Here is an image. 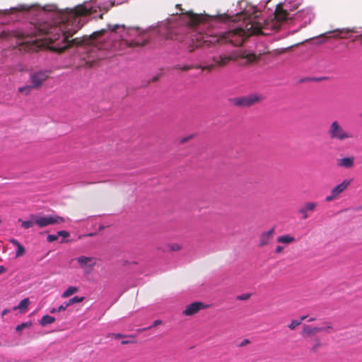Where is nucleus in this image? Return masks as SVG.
Masks as SVG:
<instances>
[{
    "instance_id": "4be33fe9",
    "label": "nucleus",
    "mask_w": 362,
    "mask_h": 362,
    "mask_svg": "<svg viewBox=\"0 0 362 362\" xmlns=\"http://www.w3.org/2000/svg\"><path fill=\"white\" fill-rule=\"evenodd\" d=\"M322 346V342L320 339L318 337H316L313 341H312V346L310 347V351L312 353H317L318 352L320 348Z\"/></svg>"
},
{
    "instance_id": "c756f323",
    "label": "nucleus",
    "mask_w": 362,
    "mask_h": 362,
    "mask_svg": "<svg viewBox=\"0 0 362 362\" xmlns=\"http://www.w3.org/2000/svg\"><path fill=\"white\" fill-rule=\"evenodd\" d=\"M195 69H201L202 70H207L209 71H211L213 69L217 68V66L215 65V63L213 62V64L207 66H202V65H195Z\"/></svg>"
},
{
    "instance_id": "603ef678",
    "label": "nucleus",
    "mask_w": 362,
    "mask_h": 362,
    "mask_svg": "<svg viewBox=\"0 0 362 362\" xmlns=\"http://www.w3.org/2000/svg\"><path fill=\"white\" fill-rule=\"evenodd\" d=\"M315 318H314V317H311V318L308 319V322H313V321H315Z\"/></svg>"
},
{
    "instance_id": "79ce46f5",
    "label": "nucleus",
    "mask_w": 362,
    "mask_h": 362,
    "mask_svg": "<svg viewBox=\"0 0 362 362\" xmlns=\"http://www.w3.org/2000/svg\"><path fill=\"white\" fill-rule=\"evenodd\" d=\"M284 250V247L281 245H278L275 249L276 253H281Z\"/></svg>"
},
{
    "instance_id": "cd10ccee",
    "label": "nucleus",
    "mask_w": 362,
    "mask_h": 362,
    "mask_svg": "<svg viewBox=\"0 0 362 362\" xmlns=\"http://www.w3.org/2000/svg\"><path fill=\"white\" fill-rule=\"evenodd\" d=\"M107 337L111 338V339H121V338L134 339V335H124L122 334L110 333L107 335Z\"/></svg>"
},
{
    "instance_id": "20e7f679",
    "label": "nucleus",
    "mask_w": 362,
    "mask_h": 362,
    "mask_svg": "<svg viewBox=\"0 0 362 362\" xmlns=\"http://www.w3.org/2000/svg\"><path fill=\"white\" fill-rule=\"evenodd\" d=\"M239 59L243 60L240 63V65L250 66L259 62L260 54L256 55L252 52H247L246 51H233L229 53H222L219 55L214 56L212 58V61L215 63L217 68H223L230 62H235Z\"/></svg>"
},
{
    "instance_id": "bb28decb",
    "label": "nucleus",
    "mask_w": 362,
    "mask_h": 362,
    "mask_svg": "<svg viewBox=\"0 0 362 362\" xmlns=\"http://www.w3.org/2000/svg\"><path fill=\"white\" fill-rule=\"evenodd\" d=\"M10 242L17 247L16 256H21L23 255V246L21 245V243L15 239H11Z\"/></svg>"
},
{
    "instance_id": "de8ad7c7",
    "label": "nucleus",
    "mask_w": 362,
    "mask_h": 362,
    "mask_svg": "<svg viewBox=\"0 0 362 362\" xmlns=\"http://www.w3.org/2000/svg\"><path fill=\"white\" fill-rule=\"evenodd\" d=\"M6 272V269L4 268V266H0V274L5 272Z\"/></svg>"
},
{
    "instance_id": "58836bf2",
    "label": "nucleus",
    "mask_w": 362,
    "mask_h": 362,
    "mask_svg": "<svg viewBox=\"0 0 362 362\" xmlns=\"http://www.w3.org/2000/svg\"><path fill=\"white\" fill-rule=\"evenodd\" d=\"M69 305L67 304V301L64 302L62 305L57 308V311L62 312L66 310Z\"/></svg>"
},
{
    "instance_id": "393cba45",
    "label": "nucleus",
    "mask_w": 362,
    "mask_h": 362,
    "mask_svg": "<svg viewBox=\"0 0 362 362\" xmlns=\"http://www.w3.org/2000/svg\"><path fill=\"white\" fill-rule=\"evenodd\" d=\"M324 325H325V326H323V327H319V329H320V332H325L327 334L334 332L335 330H334L331 322H325Z\"/></svg>"
},
{
    "instance_id": "5fc2aeb1",
    "label": "nucleus",
    "mask_w": 362,
    "mask_h": 362,
    "mask_svg": "<svg viewBox=\"0 0 362 362\" xmlns=\"http://www.w3.org/2000/svg\"><path fill=\"white\" fill-rule=\"evenodd\" d=\"M18 90H19L20 92H23V87H20V88H18Z\"/></svg>"
},
{
    "instance_id": "f03ea898",
    "label": "nucleus",
    "mask_w": 362,
    "mask_h": 362,
    "mask_svg": "<svg viewBox=\"0 0 362 362\" xmlns=\"http://www.w3.org/2000/svg\"><path fill=\"white\" fill-rule=\"evenodd\" d=\"M237 18L238 21L243 20V25L215 35L200 31L192 35L193 45L189 47V51L193 52L194 49L202 46L209 47L231 44L238 47L241 46L250 36L264 34V27L257 12L248 16H246L245 13H240Z\"/></svg>"
},
{
    "instance_id": "4c0bfd02",
    "label": "nucleus",
    "mask_w": 362,
    "mask_h": 362,
    "mask_svg": "<svg viewBox=\"0 0 362 362\" xmlns=\"http://www.w3.org/2000/svg\"><path fill=\"white\" fill-rule=\"evenodd\" d=\"M57 235L58 237L62 236L63 238H68L70 235L69 233L66 230H59L57 232Z\"/></svg>"
},
{
    "instance_id": "7ed1b4c3",
    "label": "nucleus",
    "mask_w": 362,
    "mask_h": 362,
    "mask_svg": "<svg viewBox=\"0 0 362 362\" xmlns=\"http://www.w3.org/2000/svg\"><path fill=\"white\" fill-rule=\"evenodd\" d=\"M111 32L119 30L121 37L120 46L122 47H143L148 42V37L146 33H141L136 28H127L124 25H107Z\"/></svg>"
},
{
    "instance_id": "09e8293b",
    "label": "nucleus",
    "mask_w": 362,
    "mask_h": 362,
    "mask_svg": "<svg viewBox=\"0 0 362 362\" xmlns=\"http://www.w3.org/2000/svg\"><path fill=\"white\" fill-rule=\"evenodd\" d=\"M50 313H60L59 311H57V308H52L51 310H50Z\"/></svg>"
},
{
    "instance_id": "dca6fc26",
    "label": "nucleus",
    "mask_w": 362,
    "mask_h": 362,
    "mask_svg": "<svg viewBox=\"0 0 362 362\" xmlns=\"http://www.w3.org/2000/svg\"><path fill=\"white\" fill-rule=\"evenodd\" d=\"M275 231L274 228H272L267 231L263 232L259 237V247H264L268 245L270 240L272 239Z\"/></svg>"
},
{
    "instance_id": "39448f33",
    "label": "nucleus",
    "mask_w": 362,
    "mask_h": 362,
    "mask_svg": "<svg viewBox=\"0 0 362 362\" xmlns=\"http://www.w3.org/2000/svg\"><path fill=\"white\" fill-rule=\"evenodd\" d=\"M328 135L332 140L339 142H344L356 139V135L344 127L337 120L332 122L327 130Z\"/></svg>"
},
{
    "instance_id": "2eb2a0df",
    "label": "nucleus",
    "mask_w": 362,
    "mask_h": 362,
    "mask_svg": "<svg viewBox=\"0 0 362 362\" xmlns=\"http://www.w3.org/2000/svg\"><path fill=\"white\" fill-rule=\"evenodd\" d=\"M14 37L16 40V43L19 47V50L21 49V47L23 45V34L17 31L6 32L5 30L0 33V39H8Z\"/></svg>"
},
{
    "instance_id": "4d7b16f0",
    "label": "nucleus",
    "mask_w": 362,
    "mask_h": 362,
    "mask_svg": "<svg viewBox=\"0 0 362 362\" xmlns=\"http://www.w3.org/2000/svg\"><path fill=\"white\" fill-rule=\"evenodd\" d=\"M361 36H362V34L361 35Z\"/></svg>"
},
{
    "instance_id": "6e6552de",
    "label": "nucleus",
    "mask_w": 362,
    "mask_h": 362,
    "mask_svg": "<svg viewBox=\"0 0 362 362\" xmlns=\"http://www.w3.org/2000/svg\"><path fill=\"white\" fill-rule=\"evenodd\" d=\"M264 97L260 94H250L245 96L234 98L232 103L235 106L241 107H249L259 103L264 100Z\"/></svg>"
},
{
    "instance_id": "ddd939ff",
    "label": "nucleus",
    "mask_w": 362,
    "mask_h": 362,
    "mask_svg": "<svg viewBox=\"0 0 362 362\" xmlns=\"http://www.w3.org/2000/svg\"><path fill=\"white\" fill-rule=\"evenodd\" d=\"M206 306L201 302H194L186 306L182 311V314L185 316H192L197 314L199 310L204 309Z\"/></svg>"
},
{
    "instance_id": "6ab92c4d",
    "label": "nucleus",
    "mask_w": 362,
    "mask_h": 362,
    "mask_svg": "<svg viewBox=\"0 0 362 362\" xmlns=\"http://www.w3.org/2000/svg\"><path fill=\"white\" fill-rule=\"evenodd\" d=\"M290 13L280 5L276 6L275 10L274 16L278 21H284L289 18Z\"/></svg>"
},
{
    "instance_id": "f704fd0d",
    "label": "nucleus",
    "mask_w": 362,
    "mask_h": 362,
    "mask_svg": "<svg viewBox=\"0 0 362 362\" xmlns=\"http://www.w3.org/2000/svg\"><path fill=\"white\" fill-rule=\"evenodd\" d=\"M168 247L172 251H179L182 249V247L177 243H172L168 245Z\"/></svg>"
},
{
    "instance_id": "9d476101",
    "label": "nucleus",
    "mask_w": 362,
    "mask_h": 362,
    "mask_svg": "<svg viewBox=\"0 0 362 362\" xmlns=\"http://www.w3.org/2000/svg\"><path fill=\"white\" fill-rule=\"evenodd\" d=\"M352 182V179H345L341 183L334 187L329 195L325 197L327 202H332L338 199L341 193L348 189Z\"/></svg>"
},
{
    "instance_id": "72a5a7b5",
    "label": "nucleus",
    "mask_w": 362,
    "mask_h": 362,
    "mask_svg": "<svg viewBox=\"0 0 362 362\" xmlns=\"http://www.w3.org/2000/svg\"><path fill=\"white\" fill-rule=\"evenodd\" d=\"M35 216H33V220H30V221H24V228H29L30 227H32L35 223Z\"/></svg>"
},
{
    "instance_id": "f257e3e1",
    "label": "nucleus",
    "mask_w": 362,
    "mask_h": 362,
    "mask_svg": "<svg viewBox=\"0 0 362 362\" xmlns=\"http://www.w3.org/2000/svg\"><path fill=\"white\" fill-rule=\"evenodd\" d=\"M91 11L83 5H78L70 9L66 16L58 25L48 22H42L34 25V31L31 33L40 38L33 41L27 40L24 37V51L28 44L33 42V49L37 50L42 47H47L50 50L58 53L64 52L66 49L74 45L79 46L89 43L90 41L102 36L106 32L105 29L94 32L89 37L83 36L82 38L76 37L69 40L75 33L80 30L87 21L85 18L89 16Z\"/></svg>"
},
{
    "instance_id": "5701e85b",
    "label": "nucleus",
    "mask_w": 362,
    "mask_h": 362,
    "mask_svg": "<svg viewBox=\"0 0 362 362\" xmlns=\"http://www.w3.org/2000/svg\"><path fill=\"white\" fill-rule=\"evenodd\" d=\"M54 322H55V318L54 317L48 315H45L42 316V317L40 320V324L42 327H45L47 325L52 324Z\"/></svg>"
},
{
    "instance_id": "b1692460",
    "label": "nucleus",
    "mask_w": 362,
    "mask_h": 362,
    "mask_svg": "<svg viewBox=\"0 0 362 362\" xmlns=\"http://www.w3.org/2000/svg\"><path fill=\"white\" fill-rule=\"evenodd\" d=\"M78 291V288L76 286H69L62 294V297L64 298H68L71 295L77 293Z\"/></svg>"
},
{
    "instance_id": "a19ab883",
    "label": "nucleus",
    "mask_w": 362,
    "mask_h": 362,
    "mask_svg": "<svg viewBox=\"0 0 362 362\" xmlns=\"http://www.w3.org/2000/svg\"><path fill=\"white\" fill-rule=\"evenodd\" d=\"M135 341L132 339H127V340H123L121 341V344L122 345H126V344H133L134 343Z\"/></svg>"
},
{
    "instance_id": "f3484780",
    "label": "nucleus",
    "mask_w": 362,
    "mask_h": 362,
    "mask_svg": "<svg viewBox=\"0 0 362 362\" xmlns=\"http://www.w3.org/2000/svg\"><path fill=\"white\" fill-rule=\"evenodd\" d=\"M355 158L354 156L344 157L337 159V165L340 168L350 169L354 166Z\"/></svg>"
},
{
    "instance_id": "c03bdc74",
    "label": "nucleus",
    "mask_w": 362,
    "mask_h": 362,
    "mask_svg": "<svg viewBox=\"0 0 362 362\" xmlns=\"http://www.w3.org/2000/svg\"><path fill=\"white\" fill-rule=\"evenodd\" d=\"M250 343V341L248 339H244L241 344H240V346H244Z\"/></svg>"
},
{
    "instance_id": "8fccbe9b",
    "label": "nucleus",
    "mask_w": 362,
    "mask_h": 362,
    "mask_svg": "<svg viewBox=\"0 0 362 362\" xmlns=\"http://www.w3.org/2000/svg\"><path fill=\"white\" fill-rule=\"evenodd\" d=\"M306 318H307V316H306V315L301 316V317H300V321H301V322H302L303 320H305Z\"/></svg>"
},
{
    "instance_id": "864d4df0",
    "label": "nucleus",
    "mask_w": 362,
    "mask_h": 362,
    "mask_svg": "<svg viewBox=\"0 0 362 362\" xmlns=\"http://www.w3.org/2000/svg\"><path fill=\"white\" fill-rule=\"evenodd\" d=\"M222 20L223 21H228L229 20V18L227 16V17H222Z\"/></svg>"
},
{
    "instance_id": "1a4fd4ad",
    "label": "nucleus",
    "mask_w": 362,
    "mask_h": 362,
    "mask_svg": "<svg viewBox=\"0 0 362 362\" xmlns=\"http://www.w3.org/2000/svg\"><path fill=\"white\" fill-rule=\"evenodd\" d=\"M65 218L58 215H49L44 216H35V223L40 228H44L50 225H55L64 223Z\"/></svg>"
},
{
    "instance_id": "c9c22d12",
    "label": "nucleus",
    "mask_w": 362,
    "mask_h": 362,
    "mask_svg": "<svg viewBox=\"0 0 362 362\" xmlns=\"http://www.w3.org/2000/svg\"><path fill=\"white\" fill-rule=\"evenodd\" d=\"M162 324V321L160 320H155L153 322V325H151L150 327H146V328H144V329H139V331H144V330H148L153 327H156L158 325H160Z\"/></svg>"
},
{
    "instance_id": "e433bc0d",
    "label": "nucleus",
    "mask_w": 362,
    "mask_h": 362,
    "mask_svg": "<svg viewBox=\"0 0 362 362\" xmlns=\"http://www.w3.org/2000/svg\"><path fill=\"white\" fill-rule=\"evenodd\" d=\"M57 240H58V235L57 234L56 235H54V234L48 235L47 237V240L49 243L56 241Z\"/></svg>"
},
{
    "instance_id": "c85d7f7f",
    "label": "nucleus",
    "mask_w": 362,
    "mask_h": 362,
    "mask_svg": "<svg viewBox=\"0 0 362 362\" xmlns=\"http://www.w3.org/2000/svg\"><path fill=\"white\" fill-rule=\"evenodd\" d=\"M85 298L83 296L82 297H79V296H74L71 298H70L68 301H67V304L70 306L73 304H75V303H81L84 300Z\"/></svg>"
},
{
    "instance_id": "7c9ffc66",
    "label": "nucleus",
    "mask_w": 362,
    "mask_h": 362,
    "mask_svg": "<svg viewBox=\"0 0 362 362\" xmlns=\"http://www.w3.org/2000/svg\"><path fill=\"white\" fill-rule=\"evenodd\" d=\"M194 66H195V65H184V66L175 65L173 67V69H180L182 71H187L191 70L192 69H195Z\"/></svg>"
},
{
    "instance_id": "37998d69",
    "label": "nucleus",
    "mask_w": 362,
    "mask_h": 362,
    "mask_svg": "<svg viewBox=\"0 0 362 362\" xmlns=\"http://www.w3.org/2000/svg\"><path fill=\"white\" fill-rule=\"evenodd\" d=\"M160 76H161L160 74H158V75L153 76V78L151 79V81L152 82L157 81L160 78Z\"/></svg>"
},
{
    "instance_id": "423d86ee",
    "label": "nucleus",
    "mask_w": 362,
    "mask_h": 362,
    "mask_svg": "<svg viewBox=\"0 0 362 362\" xmlns=\"http://www.w3.org/2000/svg\"><path fill=\"white\" fill-rule=\"evenodd\" d=\"M176 8L181 12L180 18L189 28L204 27L205 23L207 21V18L203 15L194 13L192 11H185L180 4H177Z\"/></svg>"
},
{
    "instance_id": "49530a36",
    "label": "nucleus",
    "mask_w": 362,
    "mask_h": 362,
    "mask_svg": "<svg viewBox=\"0 0 362 362\" xmlns=\"http://www.w3.org/2000/svg\"><path fill=\"white\" fill-rule=\"evenodd\" d=\"M23 329V323L21 324V325H18L16 328V330L17 332H19V331H21Z\"/></svg>"
},
{
    "instance_id": "3c124183",
    "label": "nucleus",
    "mask_w": 362,
    "mask_h": 362,
    "mask_svg": "<svg viewBox=\"0 0 362 362\" xmlns=\"http://www.w3.org/2000/svg\"><path fill=\"white\" fill-rule=\"evenodd\" d=\"M29 7H27L25 4H24V7H23V9H24V11H27V10H29Z\"/></svg>"
},
{
    "instance_id": "4468645a",
    "label": "nucleus",
    "mask_w": 362,
    "mask_h": 362,
    "mask_svg": "<svg viewBox=\"0 0 362 362\" xmlns=\"http://www.w3.org/2000/svg\"><path fill=\"white\" fill-rule=\"evenodd\" d=\"M317 205V204L315 202H305L304 205L298 210V214L301 215L302 219L305 220L310 216L309 212H313L315 210Z\"/></svg>"
},
{
    "instance_id": "473e14b6",
    "label": "nucleus",
    "mask_w": 362,
    "mask_h": 362,
    "mask_svg": "<svg viewBox=\"0 0 362 362\" xmlns=\"http://www.w3.org/2000/svg\"><path fill=\"white\" fill-rule=\"evenodd\" d=\"M301 324V321H298L296 320H293L291 322V323L288 325V327L291 330H293L296 327Z\"/></svg>"
},
{
    "instance_id": "2f4dec72",
    "label": "nucleus",
    "mask_w": 362,
    "mask_h": 362,
    "mask_svg": "<svg viewBox=\"0 0 362 362\" xmlns=\"http://www.w3.org/2000/svg\"><path fill=\"white\" fill-rule=\"evenodd\" d=\"M13 11H16L15 8L11 9H0V18L6 17L13 13Z\"/></svg>"
},
{
    "instance_id": "412c9836",
    "label": "nucleus",
    "mask_w": 362,
    "mask_h": 362,
    "mask_svg": "<svg viewBox=\"0 0 362 362\" xmlns=\"http://www.w3.org/2000/svg\"><path fill=\"white\" fill-rule=\"evenodd\" d=\"M277 243H284V244H291L296 241V239L293 236L290 235H284L277 238Z\"/></svg>"
},
{
    "instance_id": "0eeeda50",
    "label": "nucleus",
    "mask_w": 362,
    "mask_h": 362,
    "mask_svg": "<svg viewBox=\"0 0 362 362\" xmlns=\"http://www.w3.org/2000/svg\"><path fill=\"white\" fill-rule=\"evenodd\" d=\"M49 78V73L46 71H37L30 73V84L24 86V94L30 93L33 89L40 88Z\"/></svg>"
},
{
    "instance_id": "a878e982",
    "label": "nucleus",
    "mask_w": 362,
    "mask_h": 362,
    "mask_svg": "<svg viewBox=\"0 0 362 362\" xmlns=\"http://www.w3.org/2000/svg\"><path fill=\"white\" fill-rule=\"evenodd\" d=\"M17 310H19L20 312L23 310V300L19 302L17 306L13 307L11 310L5 309L4 310H3L1 313V317L4 318L6 314L10 313L11 311H16Z\"/></svg>"
},
{
    "instance_id": "a18cd8bd",
    "label": "nucleus",
    "mask_w": 362,
    "mask_h": 362,
    "mask_svg": "<svg viewBox=\"0 0 362 362\" xmlns=\"http://www.w3.org/2000/svg\"><path fill=\"white\" fill-rule=\"evenodd\" d=\"M29 304V299L28 298H24V310L26 309L27 306Z\"/></svg>"
},
{
    "instance_id": "aec40b11",
    "label": "nucleus",
    "mask_w": 362,
    "mask_h": 362,
    "mask_svg": "<svg viewBox=\"0 0 362 362\" xmlns=\"http://www.w3.org/2000/svg\"><path fill=\"white\" fill-rule=\"evenodd\" d=\"M320 332L319 327H311L310 325H304L302 332V335L305 337H311L316 333Z\"/></svg>"
},
{
    "instance_id": "a211bd4d",
    "label": "nucleus",
    "mask_w": 362,
    "mask_h": 362,
    "mask_svg": "<svg viewBox=\"0 0 362 362\" xmlns=\"http://www.w3.org/2000/svg\"><path fill=\"white\" fill-rule=\"evenodd\" d=\"M356 30L354 28H342V29H336L333 31L327 32L322 35V36H325L328 33H333L332 37L333 38H345V35H347L350 33H355Z\"/></svg>"
},
{
    "instance_id": "ea45409f",
    "label": "nucleus",
    "mask_w": 362,
    "mask_h": 362,
    "mask_svg": "<svg viewBox=\"0 0 362 362\" xmlns=\"http://www.w3.org/2000/svg\"><path fill=\"white\" fill-rule=\"evenodd\" d=\"M250 294L249 293H245V294H243V295H240V296H238L237 297V299L238 300H247L250 298Z\"/></svg>"
},
{
    "instance_id": "f8f14e48",
    "label": "nucleus",
    "mask_w": 362,
    "mask_h": 362,
    "mask_svg": "<svg viewBox=\"0 0 362 362\" xmlns=\"http://www.w3.org/2000/svg\"><path fill=\"white\" fill-rule=\"evenodd\" d=\"M80 268L92 269L97 264V259L94 257L80 256L76 259Z\"/></svg>"
},
{
    "instance_id": "6e6d98bb",
    "label": "nucleus",
    "mask_w": 362,
    "mask_h": 362,
    "mask_svg": "<svg viewBox=\"0 0 362 362\" xmlns=\"http://www.w3.org/2000/svg\"><path fill=\"white\" fill-rule=\"evenodd\" d=\"M23 326H24V327H26V323H24Z\"/></svg>"
},
{
    "instance_id": "9b49d317",
    "label": "nucleus",
    "mask_w": 362,
    "mask_h": 362,
    "mask_svg": "<svg viewBox=\"0 0 362 362\" xmlns=\"http://www.w3.org/2000/svg\"><path fill=\"white\" fill-rule=\"evenodd\" d=\"M158 34L165 39H173V26L170 20L160 22L158 25Z\"/></svg>"
}]
</instances>
